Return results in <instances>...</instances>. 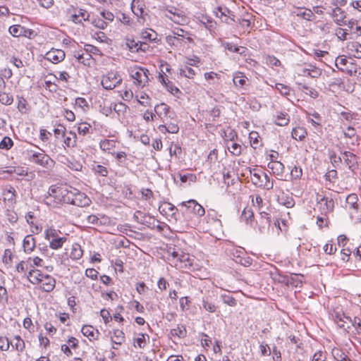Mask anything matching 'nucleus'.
<instances>
[{"label":"nucleus","instance_id":"1","mask_svg":"<svg viewBox=\"0 0 361 361\" xmlns=\"http://www.w3.org/2000/svg\"><path fill=\"white\" fill-rule=\"evenodd\" d=\"M314 211H317L321 215H329L335 207V202L331 194L326 190H320L315 195Z\"/></svg>","mask_w":361,"mask_h":361},{"label":"nucleus","instance_id":"2","mask_svg":"<svg viewBox=\"0 0 361 361\" xmlns=\"http://www.w3.org/2000/svg\"><path fill=\"white\" fill-rule=\"evenodd\" d=\"M27 279L32 284L39 285L45 292H51L55 287V279L47 274H43L37 269H31L28 272Z\"/></svg>","mask_w":361,"mask_h":361},{"label":"nucleus","instance_id":"3","mask_svg":"<svg viewBox=\"0 0 361 361\" xmlns=\"http://www.w3.org/2000/svg\"><path fill=\"white\" fill-rule=\"evenodd\" d=\"M68 185H51L48 190V195L44 197V202L48 206L54 207L56 204L66 203Z\"/></svg>","mask_w":361,"mask_h":361},{"label":"nucleus","instance_id":"4","mask_svg":"<svg viewBox=\"0 0 361 361\" xmlns=\"http://www.w3.org/2000/svg\"><path fill=\"white\" fill-rule=\"evenodd\" d=\"M66 195V204H71L78 207H86L90 203V200L87 195L78 189L68 185Z\"/></svg>","mask_w":361,"mask_h":361},{"label":"nucleus","instance_id":"5","mask_svg":"<svg viewBox=\"0 0 361 361\" xmlns=\"http://www.w3.org/2000/svg\"><path fill=\"white\" fill-rule=\"evenodd\" d=\"M250 178L252 183L257 187L269 190L274 187L273 180H270L269 176L263 171L259 169H253L250 171Z\"/></svg>","mask_w":361,"mask_h":361},{"label":"nucleus","instance_id":"6","mask_svg":"<svg viewBox=\"0 0 361 361\" xmlns=\"http://www.w3.org/2000/svg\"><path fill=\"white\" fill-rule=\"evenodd\" d=\"M129 73L137 86L143 87L148 83L149 72L147 69L134 66L130 68Z\"/></svg>","mask_w":361,"mask_h":361},{"label":"nucleus","instance_id":"7","mask_svg":"<svg viewBox=\"0 0 361 361\" xmlns=\"http://www.w3.org/2000/svg\"><path fill=\"white\" fill-rule=\"evenodd\" d=\"M45 239L49 241V247L53 250L62 247L67 238L59 237L57 231L54 228H48L45 231Z\"/></svg>","mask_w":361,"mask_h":361},{"label":"nucleus","instance_id":"8","mask_svg":"<svg viewBox=\"0 0 361 361\" xmlns=\"http://www.w3.org/2000/svg\"><path fill=\"white\" fill-rule=\"evenodd\" d=\"M28 159L46 169H51L54 164V161L47 154L43 152L32 153L29 154Z\"/></svg>","mask_w":361,"mask_h":361},{"label":"nucleus","instance_id":"9","mask_svg":"<svg viewBox=\"0 0 361 361\" xmlns=\"http://www.w3.org/2000/svg\"><path fill=\"white\" fill-rule=\"evenodd\" d=\"M122 82L121 75L117 72L111 71L104 75L102 85L106 90H113Z\"/></svg>","mask_w":361,"mask_h":361},{"label":"nucleus","instance_id":"10","mask_svg":"<svg viewBox=\"0 0 361 361\" xmlns=\"http://www.w3.org/2000/svg\"><path fill=\"white\" fill-rule=\"evenodd\" d=\"M207 224H208L207 232L211 235H214L216 232L221 229V221L218 218L217 212L215 210L210 209L208 211Z\"/></svg>","mask_w":361,"mask_h":361},{"label":"nucleus","instance_id":"11","mask_svg":"<svg viewBox=\"0 0 361 361\" xmlns=\"http://www.w3.org/2000/svg\"><path fill=\"white\" fill-rule=\"evenodd\" d=\"M333 319L335 324L344 331H348V329L350 328L353 324V320L348 316H346L345 313L341 310H335Z\"/></svg>","mask_w":361,"mask_h":361},{"label":"nucleus","instance_id":"12","mask_svg":"<svg viewBox=\"0 0 361 361\" xmlns=\"http://www.w3.org/2000/svg\"><path fill=\"white\" fill-rule=\"evenodd\" d=\"M297 73L299 76L302 77L317 78L322 75V70L314 65L306 64L305 66H300L298 68Z\"/></svg>","mask_w":361,"mask_h":361},{"label":"nucleus","instance_id":"13","mask_svg":"<svg viewBox=\"0 0 361 361\" xmlns=\"http://www.w3.org/2000/svg\"><path fill=\"white\" fill-rule=\"evenodd\" d=\"M233 82L237 89L241 90L248 85L249 79L244 73L236 71L233 75Z\"/></svg>","mask_w":361,"mask_h":361},{"label":"nucleus","instance_id":"14","mask_svg":"<svg viewBox=\"0 0 361 361\" xmlns=\"http://www.w3.org/2000/svg\"><path fill=\"white\" fill-rule=\"evenodd\" d=\"M65 58V52L61 49H52L46 53L44 59L52 62L58 63L63 61Z\"/></svg>","mask_w":361,"mask_h":361},{"label":"nucleus","instance_id":"15","mask_svg":"<svg viewBox=\"0 0 361 361\" xmlns=\"http://www.w3.org/2000/svg\"><path fill=\"white\" fill-rule=\"evenodd\" d=\"M345 209L357 212L360 209L359 199L355 193L348 195L345 198Z\"/></svg>","mask_w":361,"mask_h":361},{"label":"nucleus","instance_id":"16","mask_svg":"<svg viewBox=\"0 0 361 361\" xmlns=\"http://www.w3.org/2000/svg\"><path fill=\"white\" fill-rule=\"evenodd\" d=\"M295 16L302 18L305 20H313L315 18V15L313 11L308 8L305 7H296L293 11Z\"/></svg>","mask_w":361,"mask_h":361},{"label":"nucleus","instance_id":"17","mask_svg":"<svg viewBox=\"0 0 361 361\" xmlns=\"http://www.w3.org/2000/svg\"><path fill=\"white\" fill-rule=\"evenodd\" d=\"M331 16L334 21L338 25L341 26L346 25V13L345 11L340 7L336 6L332 10Z\"/></svg>","mask_w":361,"mask_h":361},{"label":"nucleus","instance_id":"18","mask_svg":"<svg viewBox=\"0 0 361 361\" xmlns=\"http://www.w3.org/2000/svg\"><path fill=\"white\" fill-rule=\"evenodd\" d=\"M346 51L350 56L361 59V44L358 42L353 41L348 42Z\"/></svg>","mask_w":361,"mask_h":361},{"label":"nucleus","instance_id":"19","mask_svg":"<svg viewBox=\"0 0 361 361\" xmlns=\"http://www.w3.org/2000/svg\"><path fill=\"white\" fill-rule=\"evenodd\" d=\"M267 166L274 175L283 177L285 171V166L283 163L279 161H269Z\"/></svg>","mask_w":361,"mask_h":361},{"label":"nucleus","instance_id":"20","mask_svg":"<svg viewBox=\"0 0 361 361\" xmlns=\"http://www.w3.org/2000/svg\"><path fill=\"white\" fill-rule=\"evenodd\" d=\"M144 6L145 5L142 0H133L131 4V9L133 13L139 19H142L143 22L145 21V18L143 17Z\"/></svg>","mask_w":361,"mask_h":361},{"label":"nucleus","instance_id":"21","mask_svg":"<svg viewBox=\"0 0 361 361\" xmlns=\"http://www.w3.org/2000/svg\"><path fill=\"white\" fill-rule=\"evenodd\" d=\"M277 202L279 204L285 206L287 208H292L295 205V200L292 196L281 192L277 196Z\"/></svg>","mask_w":361,"mask_h":361},{"label":"nucleus","instance_id":"22","mask_svg":"<svg viewBox=\"0 0 361 361\" xmlns=\"http://www.w3.org/2000/svg\"><path fill=\"white\" fill-rule=\"evenodd\" d=\"M259 219L263 220V225H259L258 230L259 232L263 233L268 229L271 223V216L269 213L264 211L259 212Z\"/></svg>","mask_w":361,"mask_h":361},{"label":"nucleus","instance_id":"23","mask_svg":"<svg viewBox=\"0 0 361 361\" xmlns=\"http://www.w3.org/2000/svg\"><path fill=\"white\" fill-rule=\"evenodd\" d=\"M23 249L26 253H30L35 247V240L31 235H26L23 240Z\"/></svg>","mask_w":361,"mask_h":361},{"label":"nucleus","instance_id":"24","mask_svg":"<svg viewBox=\"0 0 361 361\" xmlns=\"http://www.w3.org/2000/svg\"><path fill=\"white\" fill-rule=\"evenodd\" d=\"M250 143L254 149L259 148L262 146V139L257 131H251L249 134Z\"/></svg>","mask_w":361,"mask_h":361},{"label":"nucleus","instance_id":"25","mask_svg":"<svg viewBox=\"0 0 361 361\" xmlns=\"http://www.w3.org/2000/svg\"><path fill=\"white\" fill-rule=\"evenodd\" d=\"M82 334L91 339H97L99 332L94 329L93 326L85 325L81 330Z\"/></svg>","mask_w":361,"mask_h":361},{"label":"nucleus","instance_id":"26","mask_svg":"<svg viewBox=\"0 0 361 361\" xmlns=\"http://www.w3.org/2000/svg\"><path fill=\"white\" fill-rule=\"evenodd\" d=\"M213 4L211 3L210 5L207 6V9L210 11L214 16H215L217 18L220 19L221 21H226L227 19L226 15L222 11V8L220 6H217L216 7H213Z\"/></svg>","mask_w":361,"mask_h":361},{"label":"nucleus","instance_id":"27","mask_svg":"<svg viewBox=\"0 0 361 361\" xmlns=\"http://www.w3.org/2000/svg\"><path fill=\"white\" fill-rule=\"evenodd\" d=\"M240 219L246 224L252 225L255 219L254 212L251 209L245 207L242 212Z\"/></svg>","mask_w":361,"mask_h":361},{"label":"nucleus","instance_id":"28","mask_svg":"<svg viewBox=\"0 0 361 361\" xmlns=\"http://www.w3.org/2000/svg\"><path fill=\"white\" fill-rule=\"evenodd\" d=\"M341 129L342 130V133L345 138H353L357 134L356 130L354 127L348 126L347 123L344 122H342Z\"/></svg>","mask_w":361,"mask_h":361},{"label":"nucleus","instance_id":"29","mask_svg":"<svg viewBox=\"0 0 361 361\" xmlns=\"http://www.w3.org/2000/svg\"><path fill=\"white\" fill-rule=\"evenodd\" d=\"M218 151L216 149H212L207 156V162L212 169H214L216 166L219 167Z\"/></svg>","mask_w":361,"mask_h":361},{"label":"nucleus","instance_id":"30","mask_svg":"<svg viewBox=\"0 0 361 361\" xmlns=\"http://www.w3.org/2000/svg\"><path fill=\"white\" fill-rule=\"evenodd\" d=\"M292 137L296 140H302L307 135V130L304 127L297 126L292 130Z\"/></svg>","mask_w":361,"mask_h":361},{"label":"nucleus","instance_id":"31","mask_svg":"<svg viewBox=\"0 0 361 361\" xmlns=\"http://www.w3.org/2000/svg\"><path fill=\"white\" fill-rule=\"evenodd\" d=\"M10 345L18 352H23L25 348L24 341L20 336H15L13 341H10Z\"/></svg>","mask_w":361,"mask_h":361},{"label":"nucleus","instance_id":"32","mask_svg":"<svg viewBox=\"0 0 361 361\" xmlns=\"http://www.w3.org/2000/svg\"><path fill=\"white\" fill-rule=\"evenodd\" d=\"M224 48L232 53H239L240 55H245L247 51V48L245 47H236L232 43L226 42L224 44Z\"/></svg>","mask_w":361,"mask_h":361},{"label":"nucleus","instance_id":"33","mask_svg":"<svg viewBox=\"0 0 361 361\" xmlns=\"http://www.w3.org/2000/svg\"><path fill=\"white\" fill-rule=\"evenodd\" d=\"M290 117L286 112H277L276 116L275 123L280 126H285L288 124Z\"/></svg>","mask_w":361,"mask_h":361},{"label":"nucleus","instance_id":"34","mask_svg":"<svg viewBox=\"0 0 361 361\" xmlns=\"http://www.w3.org/2000/svg\"><path fill=\"white\" fill-rule=\"evenodd\" d=\"M3 198L4 202H8L9 204H13L16 199V190L13 187H10L4 191Z\"/></svg>","mask_w":361,"mask_h":361},{"label":"nucleus","instance_id":"35","mask_svg":"<svg viewBox=\"0 0 361 361\" xmlns=\"http://www.w3.org/2000/svg\"><path fill=\"white\" fill-rule=\"evenodd\" d=\"M64 143L68 147H74L77 142V135L75 133L69 131L68 134H65Z\"/></svg>","mask_w":361,"mask_h":361},{"label":"nucleus","instance_id":"36","mask_svg":"<svg viewBox=\"0 0 361 361\" xmlns=\"http://www.w3.org/2000/svg\"><path fill=\"white\" fill-rule=\"evenodd\" d=\"M227 148L233 156H239L242 152V146L232 140L227 142Z\"/></svg>","mask_w":361,"mask_h":361},{"label":"nucleus","instance_id":"37","mask_svg":"<svg viewBox=\"0 0 361 361\" xmlns=\"http://www.w3.org/2000/svg\"><path fill=\"white\" fill-rule=\"evenodd\" d=\"M167 12L171 14V16L166 15V16H168L173 22L179 23L182 20V11H179L178 9L172 8L171 9H167Z\"/></svg>","mask_w":361,"mask_h":361},{"label":"nucleus","instance_id":"38","mask_svg":"<svg viewBox=\"0 0 361 361\" xmlns=\"http://www.w3.org/2000/svg\"><path fill=\"white\" fill-rule=\"evenodd\" d=\"M316 224L320 229L329 228V215H321L319 214L317 216Z\"/></svg>","mask_w":361,"mask_h":361},{"label":"nucleus","instance_id":"39","mask_svg":"<svg viewBox=\"0 0 361 361\" xmlns=\"http://www.w3.org/2000/svg\"><path fill=\"white\" fill-rule=\"evenodd\" d=\"M140 38L143 40L153 42L157 39V33L152 29L142 30Z\"/></svg>","mask_w":361,"mask_h":361},{"label":"nucleus","instance_id":"40","mask_svg":"<svg viewBox=\"0 0 361 361\" xmlns=\"http://www.w3.org/2000/svg\"><path fill=\"white\" fill-rule=\"evenodd\" d=\"M125 336L123 331L116 329L114 331V335L111 337V341L114 344L121 345L124 341Z\"/></svg>","mask_w":361,"mask_h":361},{"label":"nucleus","instance_id":"41","mask_svg":"<svg viewBox=\"0 0 361 361\" xmlns=\"http://www.w3.org/2000/svg\"><path fill=\"white\" fill-rule=\"evenodd\" d=\"M205 79L209 82V83L216 85H219L220 84V75L210 72L204 74Z\"/></svg>","mask_w":361,"mask_h":361},{"label":"nucleus","instance_id":"42","mask_svg":"<svg viewBox=\"0 0 361 361\" xmlns=\"http://www.w3.org/2000/svg\"><path fill=\"white\" fill-rule=\"evenodd\" d=\"M146 337L147 338V339H149L148 335L144 334H139L137 335V337L134 338V345L135 347L137 346L140 348H144L147 343Z\"/></svg>","mask_w":361,"mask_h":361},{"label":"nucleus","instance_id":"43","mask_svg":"<svg viewBox=\"0 0 361 361\" xmlns=\"http://www.w3.org/2000/svg\"><path fill=\"white\" fill-rule=\"evenodd\" d=\"M8 31L11 35L18 37L25 33V27L20 25H14L9 27Z\"/></svg>","mask_w":361,"mask_h":361},{"label":"nucleus","instance_id":"44","mask_svg":"<svg viewBox=\"0 0 361 361\" xmlns=\"http://www.w3.org/2000/svg\"><path fill=\"white\" fill-rule=\"evenodd\" d=\"M183 204L187 206L188 208H192L194 213L200 214L201 211L203 212L202 206L194 200H189L187 202H183Z\"/></svg>","mask_w":361,"mask_h":361},{"label":"nucleus","instance_id":"45","mask_svg":"<svg viewBox=\"0 0 361 361\" xmlns=\"http://www.w3.org/2000/svg\"><path fill=\"white\" fill-rule=\"evenodd\" d=\"M115 142L114 140H104L100 142L99 147L102 150L111 153V150L114 147ZM111 154H113L111 152Z\"/></svg>","mask_w":361,"mask_h":361},{"label":"nucleus","instance_id":"46","mask_svg":"<svg viewBox=\"0 0 361 361\" xmlns=\"http://www.w3.org/2000/svg\"><path fill=\"white\" fill-rule=\"evenodd\" d=\"M126 45L131 52H137L142 45V42H136L134 39H128L126 41Z\"/></svg>","mask_w":361,"mask_h":361},{"label":"nucleus","instance_id":"47","mask_svg":"<svg viewBox=\"0 0 361 361\" xmlns=\"http://www.w3.org/2000/svg\"><path fill=\"white\" fill-rule=\"evenodd\" d=\"M112 109L118 115H121V114H123L124 113H126V111L128 109V106L122 102H118V103L111 104L110 106V110H111Z\"/></svg>","mask_w":361,"mask_h":361},{"label":"nucleus","instance_id":"48","mask_svg":"<svg viewBox=\"0 0 361 361\" xmlns=\"http://www.w3.org/2000/svg\"><path fill=\"white\" fill-rule=\"evenodd\" d=\"M359 70L360 67H358L356 64L350 63L348 66L345 67L343 70H341V71L348 74L350 76H355Z\"/></svg>","mask_w":361,"mask_h":361},{"label":"nucleus","instance_id":"49","mask_svg":"<svg viewBox=\"0 0 361 361\" xmlns=\"http://www.w3.org/2000/svg\"><path fill=\"white\" fill-rule=\"evenodd\" d=\"M355 329V331L352 332V337L353 336H361V319L359 317H355L351 324Z\"/></svg>","mask_w":361,"mask_h":361},{"label":"nucleus","instance_id":"50","mask_svg":"<svg viewBox=\"0 0 361 361\" xmlns=\"http://www.w3.org/2000/svg\"><path fill=\"white\" fill-rule=\"evenodd\" d=\"M331 354L337 361H343L347 357L345 353L338 348H334Z\"/></svg>","mask_w":361,"mask_h":361},{"label":"nucleus","instance_id":"51","mask_svg":"<svg viewBox=\"0 0 361 361\" xmlns=\"http://www.w3.org/2000/svg\"><path fill=\"white\" fill-rule=\"evenodd\" d=\"M349 63H350L343 56H338L335 61V65L340 71L343 70V68L348 66Z\"/></svg>","mask_w":361,"mask_h":361},{"label":"nucleus","instance_id":"52","mask_svg":"<svg viewBox=\"0 0 361 361\" xmlns=\"http://www.w3.org/2000/svg\"><path fill=\"white\" fill-rule=\"evenodd\" d=\"M275 88L283 96H288L290 93L291 89L288 85L283 83H276Z\"/></svg>","mask_w":361,"mask_h":361},{"label":"nucleus","instance_id":"53","mask_svg":"<svg viewBox=\"0 0 361 361\" xmlns=\"http://www.w3.org/2000/svg\"><path fill=\"white\" fill-rule=\"evenodd\" d=\"M302 90L305 93V94L313 99H315L319 96V92L314 87L303 85L302 86Z\"/></svg>","mask_w":361,"mask_h":361},{"label":"nucleus","instance_id":"54","mask_svg":"<svg viewBox=\"0 0 361 361\" xmlns=\"http://www.w3.org/2000/svg\"><path fill=\"white\" fill-rule=\"evenodd\" d=\"M314 118H309L308 121L312 123L314 127H319L322 126V116L317 112L314 111L310 114Z\"/></svg>","mask_w":361,"mask_h":361},{"label":"nucleus","instance_id":"55","mask_svg":"<svg viewBox=\"0 0 361 361\" xmlns=\"http://www.w3.org/2000/svg\"><path fill=\"white\" fill-rule=\"evenodd\" d=\"M159 129L160 131L161 132H169L170 133H176L178 132V127L177 125L176 124H170L168 126H165V125H160L159 126Z\"/></svg>","mask_w":361,"mask_h":361},{"label":"nucleus","instance_id":"56","mask_svg":"<svg viewBox=\"0 0 361 361\" xmlns=\"http://www.w3.org/2000/svg\"><path fill=\"white\" fill-rule=\"evenodd\" d=\"M180 75H183L185 77L192 78L196 73V69L185 66V67L180 69Z\"/></svg>","mask_w":361,"mask_h":361},{"label":"nucleus","instance_id":"57","mask_svg":"<svg viewBox=\"0 0 361 361\" xmlns=\"http://www.w3.org/2000/svg\"><path fill=\"white\" fill-rule=\"evenodd\" d=\"M13 99L12 95L0 92V102L4 105H10L13 103Z\"/></svg>","mask_w":361,"mask_h":361},{"label":"nucleus","instance_id":"58","mask_svg":"<svg viewBox=\"0 0 361 361\" xmlns=\"http://www.w3.org/2000/svg\"><path fill=\"white\" fill-rule=\"evenodd\" d=\"M341 248H342L341 251V259L343 262H347L350 259V255L352 252V248H350L349 245L346 246V247H341Z\"/></svg>","mask_w":361,"mask_h":361},{"label":"nucleus","instance_id":"59","mask_svg":"<svg viewBox=\"0 0 361 361\" xmlns=\"http://www.w3.org/2000/svg\"><path fill=\"white\" fill-rule=\"evenodd\" d=\"M251 197L253 206L260 211L263 206V200L261 196L256 195L255 196H251Z\"/></svg>","mask_w":361,"mask_h":361},{"label":"nucleus","instance_id":"60","mask_svg":"<svg viewBox=\"0 0 361 361\" xmlns=\"http://www.w3.org/2000/svg\"><path fill=\"white\" fill-rule=\"evenodd\" d=\"M13 145V140L8 137H4L0 142V149H9Z\"/></svg>","mask_w":361,"mask_h":361},{"label":"nucleus","instance_id":"61","mask_svg":"<svg viewBox=\"0 0 361 361\" xmlns=\"http://www.w3.org/2000/svg\"><path fill=\"white\" fill-rule=\"evenodd\" d=\"M91 126L89 123H80L78 131L80 135H85L87 134H89L90 132Z\"/></svg>","mask_w":361,"mask_h":361},{"label":"nucleus","instance_id":"62","mask_svg":"<svg viewBox=\"0 0 361 361\" xmlns=\"http://www.w3.org/2000/svg\"><path fill=\"white\" fill-rule=\"evenodd\" d=\"M335 34L337 37L342 41L345 40L348 35V30L341 27L336 28L335 30Z\"/></svg>","mask_w":361,"mask_h":361},{"label":"nucleus","instance_id":"63","mask_svg":"<svg viewBox=\"0 0 361 361\" xmlns=\"http://www.w3.org/2000/svg\"><path fill=\"white\" fill-rule=\"evenodd\" d=\"M266 63L267 65L276 67L281 65V61L276 57L270 55L266 56Z\"/></svg>","mask_w":361,"mask_h":361},{"label":"nucleus","instance_id":"64","mask_svg":"<svg viewBox=\"0 0 361 361\" xmlns=\"http://www.w3.org/2000/svg\"><path fill=\"white\" fill-rule=\"evenodd\" d=\"M326 254L334 255L336 252V247L333 245L332 241L326 243L323 247Z\"/></svg>","mask_w":361,"mask_h":361}]
</instances>
